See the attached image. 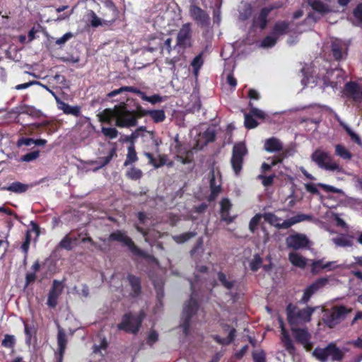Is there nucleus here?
<instances>
[{
    "label": "nucleus",
    "mask_w": 362,
    "mask_h": 362,
    "mask_svg": "<svg viewBox=\"0 0 362 362\" xmlns=\"http://www.w3.org/2000/svg\"><path fill=\"white\" fill-rule=\"evenodd\" d=\"M141 105L134 99L127 98L113 107L112 112L115 116V125L120 128H129L138 124L141 118L139 110Z\"/></svg>",
    "instance_id": "f257e3e1"
},
{
    "label": "nucleus",
    "mask_w": 362,
    "mask_h": 362,
    "mask_svg": "<svg viewBox=\"0 0 362 362\" xmlns=\"http://www.w3.org/2000/svg\"><path fill=\"white\" fill-rule=\"evenodd\" d=\"M318 307L307 306L303 309L289 303L286 307L287 320L293 326H298L311 321V317Z\"/></svg>",
    "instance_id": "f03ea898"
},
{
    "label": "nucleus",
    "mask_w": 362,
    "mask_h": 362,
    "mask_svg": "<svg viewBox=\"0 0 362 362\" xmlns=\"http://www.w3.org/2000/svg\"><path fill=\"white\" fill-rule=\"evenodd\" d=\"M110 241H117L121 243L124 246L128 247L129 251L135 256L142 257L146 259H150L153 257L141 249H140L132 239L129 237L125 231L121 230H117L111 233L109 235Z\"/></svg>",
    "instance_id": "7ed1b4c3"
},
{
    "label": "nucleus",
    "mask_w": 362,
    "mask_h": 362,
    "mask_svg": "<svg viewBox=\"0 0 362 362\" xmlns=\"http://www.w3.org/2000/svg\"><path fill=\"white\" fill-rule=\"evenodd\" d=\"M352 312V308L345 305H334L330 310L325 311L322 320L329 328H334L343 322L348 314Z\"/></svg>",
    "instance_id": "20e7f679"
},
{
    "label": "nucleus",
    "mask_w": 362,
    "mask_h": 362,
    "mask_svg": "<svg viewBox=\"0 0 362 362\" xmlns=\"http://www.w3.org/2000/svg\"><path fill=\"white\" fill-rule=\"evenodd\" d=\"M144 318V313L143 312L138 315H134L131 312L127 313L122 315L121 322L117 324V329L136 334L140 329Z\"/></svg>",
    "instance_id": "39448f33"
},
{
    "label": "nucleus",
    "mask_w": 362,
    "mask_h": 362,
    "mask_svg": "<svg viewBox=\"0 0 362 362\" xmlns=\"http://www.w3.org/2000/svg\"><path fill=\"white\" fill-rule=\"evenodd\" d=\"M199 308L197 300L194 298L193 293L191 295L189 300L186 303L182 310L181 327L185 335L189 334L191 319L197 313Z\"/></svg>",
    "instance_id": "423d86ee"
},
{
    "label": "nucleus",
    "mask_w": 362,
    "mask_h": 362,
    "mask_svg": "<svg viewBox=\"0 0 362 362\" xmlns=\"http://www.w3.org/2000/svg\"><path fill=\"white\" fill-rule=\"evenodd\" d=\"M247 154V147L243 142L235 144L233 147L230 163L236 175L242 170L244 157Z\"/></svg>",
    "instance_id": "0eeeda50"
},
{
    "label": "nucleus",
    "mask_w": 362,
    "mask_h": 362,
    "mask_svg": "<svg viewBox=\"0 0 362 362\" xmlns=\"http://www.w3.org/2000/svg\"><path fill=\"white\" fill-rule=\"evenodd\" d=\"M312 160L321 168L332 171L340 170L339 165L333 161L330 155L325 151L316 150L312 154Z\"/></svg>",
    "instance_id": "6e6552de"
},
{
    "label": "nucleus",
    "mask_w": 362,
    "mask_h": 362,
    "mask_svg": "<svg viewBox=\"0 0 362 362\" xmlns=\"http://www.w3.org/2000/svg\"><path fill=\"white\" fill-rule=\"evenodd\" d=\"M192 24L186 23L182 25L177 33L176 45L182 49L190 47H192Z\"/></svg>",
    "instance_id": "1a4fd4ad"
},
{
    "label": "nucleus",
    "mask_w": 362,
    "mask_h": 362,
    "mask_svg": "<svg viewBox=\"0 0 362 362\" xmlns=\"http://www.w3.org/2000/svg\"><path fill=\"white\" fill-rule=\"evenodd\" d=\"M309 239L303 233H296L288 235L286 238V244L288 248L298 250L308 247Z\"/></svg>",
    "instance_id": "9d476101"
},
{
    "label": "nucleus",
    "mask_w": 362,
    "mask_h": 362,
    "mask_svg": "<svg viewBox=\"0 0 362 362\" xmlns=\"http://www.w3.org/2000/svg\"><path fill=\"white\" fill-rule=\"evenodd\" d=\"M327 283L326 278H320L315 282L308 286L304 291L301 299L299 300L300 304H307L310 298L315 294L320 288L323 287Z\"/></svg>",
    "instance_id": "9b49d317"
},
{
    "label": "nucleus",
    "mask_w": 362,
    "mask_h": 362,
    "mask_svg": "<svg viewBox=\"0 0 362 362\" xmlns=\"http://www.w3.org/2000/svg\"><path fill=\"white\" fill-rule=\"evenodd\" d=\"M175 143L177 160L182 164H189L192 163L194 160V153L192 150L187 149L177 139H175Z\"/></svg>",
    "instance_id": "f8f14e48"
},
{
    "label": "nucleus",
    "mask_w": 362,
    "mask_h": 362,
    "mask_svg": "<svg viewBox=\"0 0 362 362\" xmlns=\"http://www.w3.org/2000/svg\"><path fill=\"white\" fill-rule=\"evenodd\" d=\"M43 87L50 92L56 98L58 107L62 110L66 115H71L75 117H79L81 115V107L78 105L71 106L68 103L60 100L55 93L51 90L47 86L43 85Z\"/></svg>",
    "instance_id": "ddd939ff"
},
{
    "label": "nucleus",
    "mask_w": 362,
    "mask_h": 362,
    "mask_svg": "<svg viewBox=\"0 0 362 362\" xmlns=\"http://www.w3.org/2000/svg\"><path fill=\"white\" fill-rule=\"evenodd\" d=\"M191 17L202 26L209 23L210 18L207 13L197 5H191L189 7Z\"/></svg>",
    "instance_id": "4468645a"
},
{
    "label": "nucleus",
    "mask_w": 362,
    "mask_h": 362,
    "mask_svg": "<svg viewBox=\"0 0 362 362\" xmlns=\"http://www.w3.org/2000/svg\"><path fill=\"white\" fill-rule=\"evenodd\" d=\"M67 337L64 330L59 327L57 333L58 351L55 354L57 362H63L64 355L67 345Z\"/></svg>",
    "instance_id": "2eb2a0df"
},
{
    "label": "nucleus",
    "mask_w": 362,
    "mask_h": 362,
    "mask_svg": "<svg viewBox=\"0 0 362 362\" xmlns=\"http://www.w3.org/2000/svg\"><path fill=\"white\" fill-rule=\"evenodd\" d=\"M312 219L313 216L311 215L298 214L296 216L284 221L281 223H279L278 225H276V228L278 229H288L294 224L305 221H311Z\"/></svg>",
    "instance_id": "dca6fc26"
},
{
    "label": "nucleus",
    "mask_w": 362,
    "mask_h": 362,
    "mask_svg": "<svg viewBox=\"0 0 362 362\" xmlns=\"http://www.w3.org/2000/svg\"><path fill=\"white\" fill-rule=\"evenodd\" d=\"M141 118L149 116L155 123L163 122L165 118V111L162 109L160 110H146L141 107L139 110Z\"/></svg>",
    "instance_id": "f3484780"
},
{
    "label": "nucleus",
    "mask_w": 362,
    "mask_h": 362,
    "mask_svg": "<svg viewBox=\"0 0 362 362\" xmlns=\"http://www.w3.org/2000/svg\"><path fill=\"white\" fill-rule=\"evenodd\" d=\"M127 280L131 286L132 292L130 296L132 298H137L141 293V278L132 274H128Z\"/></svg>",
    "instance_id": "a211bd4d"
},
{
    "label": "nucleus",
    "mask_w": 362,
    "mask_h": 362,
    "mask_svg": "<svg viewBox=\"0 0 362 362\" xmlns=\"http://www.w3.org/2000/svg\"><path fill=\"white\" fill-rule=\"evenodd\" d=\"M344 90L346 94L356 101H362V91L358 84L354 81L345 84Z\"/></svg>",
    "instance_id": "6ab92c4d"
},
{
    "label": "nucleus",
    "mask_w": 362,
    "mask_h": 362,
    "mask_svg": "<svg viewBox=\"0 0 362 362\" xmlns=\"http://www.w3.org/2000/svg\"><path fill=\"white\" fill-rule=\"evenodd\" d=\"M269 13H268L267 10L262 8L258 15L257 16H255L252 20V25L253 28H258L260 30H264L268 23L267 18L269 16Z\"/></svg>",
    "instance_id": "aec40b11"
},
{
    "label": "nucleus",
    "mask_w": 362,
    "mask_h": 362,
    "mask_svg": "<svg viewBox=\"0 0 362 362\" xmlns=\"http://www.w3.org/2000/svg\"><path fill=\"white\" fill-rule=\"evenodd\" d=\"M35 129L38 134L46 133L47 135H52L58 130L56 124L49 121H44L41 123L33 124Z\"/></svg>",
    "instance_id": "412c9836"
},
{
    "label": "nucleus",
    "mask_w": 362,
    "mask_h": 362,
    "mask_svg": "<svg viewBox=\"0 0 362 362\" xmlns=\"http://www.w3.org/2000/svg\"><path fill=\"white\" fill-rule=\"evenodd\" d=\"M296 326L291 327V331L294 334L297 342L304 346L309 342L310 335L306 329L298 328Z\"/></svg>",
    "instance_id": "4be33fe9"
},
{
    "label": "nucleus",
    "mask_w": 362,
    "mask_h": 362,
    "mask_svg": "<svg viewBox=\"0 0 362 362\" xmlns=\"http://www.w3.org/2000/svg\"><path fill=\"white\" fill-rule=\"evenodd\" d=\"M220 205L221 219L228 223L233 222L234 218L230 216V210L232 207L230 200L228 198H223Z\"/></svg>",
    "instance_id": "5701e85b"
},
{
    "label": "nucleus",
    "mask_w": 362,
    "mask_h": 362,
    "mask_svg": "<svg viewBox=\"0 0 362 362\" xmlns=\"http://www.w3.org/2000/svg\"><path fill=\"white\" fill-rule=\"evenodd\" d=\"M124 92H130L134 93L140 96V98L143 100V97L145 94L144 92L141 91L136 87L134 86H122L118 89L113 90L107 94V97L108 98H113L119 94H122Z\"/></svg>",
    "instance_id": "b1692460"
},
{
    "label": "nucleus",
    "mask_w": 362,
    "mask_h": 362,
    "mask_svg": "<svg viewBox=\"0 0 362 362\" xmlns=\"http://www.w3.org/2000/svg\"><path fill=\"white\" fill-rule=\"evenodd\" d=\"M307 3L313 11L322 16H325L331 12L329 6L321 0H307Z\"/></svg>",
    "instance_id": "393cba45"
},
{
    "label": "nucleus",
    "mask_w": 362,
    "mask_h": 362,
    "mask_svg": "<svg viewBox=\"0 0 362 362\" xmlns=\"http://www.w3.org/2000/svg\"><path fill=\"white\" fill-rule=\"evenodd\" d=\"M344 48V44L339 40H336L332 42L331 51L332 56L336 61H340L343 58L344 55H347L346 52H343Z\"/></svg>",
    "instance_id": "a878e982"
},
{
    "label": "nucleus",
    "mask_w": 362,
    "mask_h": 362,
    "mask_svg": "<svg viewBox=\"0 0 362 362\" xmlns=\"http://www.w3.org/2000/svg\"><path fill=\"white\" fill-rule=\"evenodd\" d=\"M264 148L269 153L280 152L283 148V145L279 139L272 137L265 141Z\"/></svg>",
    "instance_id": "bb28decb"
},
{
    "label": "nucleus",
    "mask_w": 362,
    "mask_h": 362,
    "mask_svg": "<svg viewBox=\"0 0 362 362\" xmlns=\"http://www.w3.org/2000/svg\"><path fill=\"white\" fill-rule=\"evenodd\" d=\"M211 177H210V182H209V186L211 189V193L209 196V201L213 202L214 201L218 194L221 192V187L220 185L216 184V179H215V174L214 170H212L210 173Z\"/></svg>",
    "instance_id": "cd10ccee"
},
{
    "label": "nucleus",
    "mask_w": 362,
    "mask_h": 362,
    "mask_svg": "<svg viewBox=\"0 0 362 362\" xmlns=\"http://www.w3.org/2000/svg\"><path fill=\"white\" fill-rule=\"evenodd\" d=\"M29 188V185L23 184L21 182L16 181L11 183L7 187H4L3 189L9 191L16 194H21L25 192Z\"/></svg>",
    "instance_id": "c85d7f7f"
},
{
    "label": "nucleus",
    "mask_w": 362,
    "mask_h": 362,
    "mask_svg": "<svg viewBox=\"0 0 362 362\" xmlns=\"http://www.w3.org/2000/svg\"><path fill=\"white\" fill-rule=\"evenodd\" d=\"M328 354L332 361H341L344 356L343 351L334 343L328 344Z\"/></svg>",
    "instance_id": "c756f323"
},
{
    "label": "nucleus",
    "mask_w": 362,
    "mask_h": 362,
    "mask_svg": "<svg viewBox=\"0 0 362 362\" xmlns=\"http://www.w3.org/2000/svg\"><path fill=\"white\" fill-rule=\"evenodd\" d=\"M236 332H237L236 329L233 327L230 329L227 338H222L219 335H217V334L212 335L211 337L216 342H217L219 344L228 345L234 341V339L236 337Z\"/></svg>",
    "instance_id": "7c9ffc66"
},
{
    "label": "nucleus",
    "mask_w": 362,
    "mask_h": 362,
    "mask_svg": "<svg viewBox=\"0 0 362 362\" xmlns=\"http://www.w3.org/2000/svg\"><path fill=\"white\" fill-rule=\"evenodd\" d=\"M288 260L295 267L303 269L306 266V259L302 255L296 252H291L288 255Z\"/></svg>",
    "instance_id": "2f4dec72"
},
{
    "label": "nucleus",
    "mask_w": 362,
    "mask_h": 362,
    "mask_svg": "<svg viewBox=\"0 0 362 362\" xmlns=\"http://www.w3.org/2000/svg\"><path fill=\"white\" fill-rule=\"evenodd\" d=\"M333 264H334V262H328L327 263H324L323 259L315 261L311 265L312 273L317 274L320 270L325 269L332 270L333 269V267H332Z\"/></svg>",
    "instance_id": "473e14b6"
},
{
    "label": "nucleus",
    "mask_w": 362,
    "mask_h": 362,
    "mask_svg": "<svg viewBox=\"0 0 362 362\" xmlns=\"http://www.w3.org/2000/svg\"><path fill=\"white\" fill-rule=\"evenodd\" d=\"M281 327L282 329V342L284 344V346L288 352L291 353L295 350L293 343L290 336L284 328L283 322H281Z\"/></svg>",
    "instance_id": "72a5a7b5"
},
{
    "label": "nucleus",
    "mask_w": 362,
    "mask_h": 362,
    "mask_svg": "<svg viewBox=\"0 0 362 362\" xmlns=\"http://www.w3.org/2000/svg\"><path fill=\"white\" fill-rule=\"evenodd\" d=\"M289 28V23L285 21L276 22L273 27V35H281L286 34Z\"/></svg>",
    "instance_id": "f704fd0d"
},
{
    "label": "nucleus",
    "mask_w": 362,
    "mask_h": 362,
    "mask_svg": "<svg viewBox=\"0 0 362 362\" xmlns=\"http://www.w3.org/2000/svg\"><path fill=\"white\" fill-rule=\"evenodd\" d=\"M127 158L124 163V166H127L133 163H135L138 160L137 154L135 150L134 144L132 143L131 145L128 146L127 148Z\"/></svg>",
    "instance_id": "c9c22d12"
},
{
    "label": "nucleus",
    "mask_w": 362,
    "mask_h": 362,
    "mask_svg": "<svg viewBox=\"0 0 362 362\" xmlns=\"http://www.w3.org/2000/svg\"><path fill=\"white\" fill-rule=\"evenodd\" d=\"M351 238H353V237L352 236L346 237L344 235H341L340 236L334 238L332 239V241L337 246L351 247V246H353V242L351 240Z\"/></svg>",
    "instance_id": "e433bc0d"
},
{
    "label": "nucleus",
    "mask_w": 362,
    "mask_h": 362,
    "mask_svg": "<svg viewBox=\"0 0 362 362\" xmlns=\"http://www.w3.org/2000/svg\"><path fill=\"white\" fill-rule=\"evenodd\" d=\"M105 6L111 12V17L107 21L109 22H114L117 18L119 11L112 0H107L105 2Z\"/></svg>",
    "instance_id": "4c0bfd02"
},
{
    "label": "nucleus",
    "mask_w": 362,
    "mask_h": 362,
    "mask_svg": "<svg viewBox=\"0 0 362 362\" xmlns=\"http://www.w3.org/2000/svg\"><path fill=\"white\" fill-rule=\"evenodd\" d=\"M196 235H197L196 232L190 231V232L184 233L180 234V235H174V236H173V239L176 243L182 244V243L187 242V240H189V239H191L192 238L195 237Z\"/></svg>",
    "instance_id": "58836bf2"
},
{
    "label": "nucleus",
    "mask_w": 362,
    "mask_h": 362,
    "mask_svg": "<svg viewBox=\"0 0 362 362\" xmlns=\"http://www.w3.org/2000/svg\"><path fill=\"white\" fill-rule=\"evenodd\" d=\"M313 355L321 362H327L328 361V345L323 348H316L313 351Z\"/></svg>",
    "instance_id": "ea45409f"
},
{
    "label": "nucleus",
    "mask_w": 362,
    "mask_h": 362,
    "mask_svg": "<svg viewBox=\"0 0 362 362\" xmlns=\"http://www.w3.org/2000/svg\"><path fill=\"white\" fill-rule=\"evenodd\" d=\"M158 48L163 49V45L162 43V39L158 37H153L149 42L148 46L145 47V49L151 52H153L157 50Z\"/></svg>",
    "instance_id": "a19ab883"
},
{
    "label": "nucleus",
    "mask_w": 362,
    "mask_h": 362,
    "mask_svg": "<svg viewBox=\"0 0 362 362\" xmlns=\"http://www.w3.org/2000/svg\"><path fill=\"white\" fill-rule=\"evenodd\" d=\"M203 52L199 53L197 55L191 62V66L193 68V71L195 75H197L201 67L204 64Z\"/></svg>",
    "instance_id": "79ce46f5"
},
{
    "label": "nucleus",
    "mask_w": 362,
    "mask_h": 362,
    "mask_svg": "<svg viewBox=\"0 0 362 362\" xmlns=\"http://www.w3.org/2000/svg\"><path fill=\"white\" fill-rule=\"evenodd\" d=\"M335 153L345 160H349L352 158V154L343 145L337 144L335 146Z\"/></svg>",
    "instance_id": "37998d69"
},
{
    "label": "nucleus",
    "mask_w": 362,
    "mask_h": 362,
    "mask_svg": "<svg viewBox=\"0 0 362 362\" xmlns=\"http://www.w3.org/2000/svg\"><path fill=\"white\" fill-rule=\"evenodd\" d=\"M64 286L62 282L54 279L52 281V286L51 289L49 291L48 294H54V296L59 298V296L62 294L63 291Z\"/></svg>",
    "instance_id": "c03bdc74"
},
{
    "label": "nucleus",
    "mask_w": 362,
    "mask_h": 362,
    "mask_svg": "<svg viewBox=\"0 0 362 362\" xmlns=\"http://www.w3.org/2000/svg\"><path fill=\"white\" fill-rule=\"evenodd\" d=\"M31 242L30 230H27L25 235V240L21 246V250L25 255V259H28V250Z\"/></svg>",
    "instance_id": "a18cd8bd"
},
{
    "label": "nucleus",
    "mask_w": 362,
    "mask_h": 362,
    "mask_svg": "<svg viewBox=\"0 0 362 362\" xmlns=\"http://www.w3.org/2000/svg\"><path fill=\"white\" fill-rule=\"evenodd\" d=\"M217 276L221 284L226 289L230 290L234 286L235 281H228L226 278V275L223 272H219Z\"/></svg>",
    "instance_id": "49530a36"
},
{
    "label": "nucleus",
    "mask_w": 362,
    "mask_h": 362,
    "mask_svg": "<svg viewBox=\"0 0 362 362\" xmlns=\"http://www.w3.org/2000/svg\"><path fill=\"white\" fill-rule=\"evenodd\" d=\"M217 276L221 284L226 289L230 290L234 286L235 281H228L226 278V275L223 272H219Z\"/></svg>",
    "instance_id": "de8ad7c7"
},
{
    "label": "nucleus",
    "mask_w": 362,
    "mask_h": 362,
    "mask_svg": "<svg viewBox=\"0 0 362 362\" xmlns=\"http://www.w3.org/2000/svg\"><path fill=\"white\" fill-rule=\"evenodd\" d=\"M58 248L65 249L66 250H71L74 248L72 245V238L69 235H66L57 245Z\"/></svg>",
    "instance_id": "09e8293b"
},
{
    "label": "nucleus",
    "mask_w": 362,
    "mask_h": 362,
    "mask_svg": "<svg viewBox=\"0 0 362 362\" xmlns=\"http://www.w3.org/2000/svg\"><path fill=\"white\" fill-rule=\"evenodd\" d=\"M276 177L275 174H272L270 175H265L263 174H259L257 176V180H261L262 184L265 187H271L274 184V178Z\"/></svg>",
    "instance_id": "8fccbe9b"
},
{
    "label": "nucleus",
    "mask_w": 362,
    "mask_h": 362,
    "mask_svg": "<svg viewBox=\"0 0 362 362\" xmlns=\"http://www.w3.org/2000/svg\"><path fill=\"white\" fill-rule=\"evenodd\" d=\"M112 110L113 107L105 109L100 117V120L102 122H106L107 124H110L112 119L115 120V116H114V114L112 112Z\"/></svg>",
    "instance_id": "3c124183"
},
{
    "label": "nucleus",
    "mask_w": 362,
    "mask_h": 362,
    "mask_svg": "<svg viewBox=\"0 0 362 362\" xmlns=\"http://www.w3.org/2000/svg\"><path fill=\"white\" fill-rule=\"evenodd\" d=\"M143 175L142 171L136 168L132 167L126 173V176L132 180H139Z\"/></svg>",
    "instance_id": "603ef678"
},
{
    "label": "nucleus",
    "mask_w": 362,
    "mask_h": 362,
    "mask_svg": "<svg viewBox=\"0 0 362 362\" xmlns=\"http://www.w3.org/2000/svg\"><path fill=\"white\" fill-rule=\"evenodd\" d=\"M116 148H112L108 152V154L107 156L100 158V166L99 168H103L104 166L107 165L111 160L113 158L114 156H116Z\"/></svg>",
    "instance_id": "864d4df0"
},
{
    "label": "nucleus",
    "mask_w": 362,
    "mask_h": 362,
    "mask_svg": "<svg viewBox=\"0 0 362 362\" xmlns=\"http://www.w3.org/2000/svg\"><path fill=\"white\" fill-rule=\"evenodd\" d=\"M101 132L105 137H107L110 139H115L118 135V131L115 127H103L101 129Z\"/></svg>",
    "instance_id": "5fc2aeb1"
},
{
    "label": "nucleus",
    "mask_w": 362,
    "mask_h": 362,
    "mask_svg": "<svg viewBox=\"0 0 362 362\" xmlns=\"http://www.w3.org/2000/svg\"><path fill=\"white\" fill-rule=\"evenodd\" d=\"M253 362H267L266 353L264 350H255L252 353Z\"/></svg>",
    "instance_id": "6e6d98bb"
},
{
    "label": "nucleus",
    "mask_w": 362,
    "mask_h": 362,
    "mask_svg": "<svg viewBox=\"0 0 362 362\" xmlns=\"http://www.w3.org/2000/svg\"><path fill=\"white\" fill-rule=\"evenodd\" d=\"M16 344V339L13 335L6 334L1 341V346L8 349H13Z\"/></svg>",
    "instance_id": "4d7b16f0"
},
{
    "label": "nucleus",
    "mask_w": 362,
    "mask_h": 362,
    "mask_svg": "<svg viewBox=\"0 0 362 362\" xmlns=\"http://www.w3.org/2000/svg\"><path fill=\"white\" fill-rule=\"evenodd\" d=\"M245 127L248 129H254L258 126V122L254 119L250 113L245 115Z\"/></svg>",
    "instance_id": "13d9d810"
},
{
    "label": "nucleus",
    "mask_w": 362,
    "mask_h": 362,
    "mask_svg": "<svg viewBox=\"0 0 362 362\" xmlns=\"http://www.w3.org/2000/svg\"><path fill=\"white\" fill-rule=\"evenodd\" d=\"M262 218V215L261 214H257L251 218L249 223V229L252 233L255 232Z\"/></svg>",
    "instance_id": "bf43d9fd"
},
{
    "label": "nucleus",
    "mask_w": 362,
    "mask_h": 362,
    "mask_svg": "<svg viewBox=\"0 0 362 362\" xmlns=\"http://www.w3.org/2000/svg\"><path fill=\"white\" fill-rule=\"evenodd\" d=\"M262 217L264 218L266 222L269 223V224H271L275 227H276V225H278V223H279L278 221L280 220V218H279L274 214L271 213V212L264 213L262 215Z\"/></svg>",
    "instance_id": "052dcab7"
},
{
    "label": "nucleus",
    "mask_w": 362,
    "mask_h": 362,
    "mask_svg": "<svg viewBox=\"0 0 362 362\" xmlns=\"http://www.w3.org/2000/svg\"><path fill=\"white\" fill-rule=\"evenodd\" d=\"M262 259L259 255H256L250 263V268L252 272H257L262 267Z\"/></svg>",
    "instance_id": "680f3d73"
},
{
    "label": "nucleus",
    "mask_w": 362,
    "mask_h": 362,
    "mask_svg": "<svg viewBox=\"0 0 362 362\" xmlns=\"http://www.w3.org/2000/svg\"><path fill=\"white\" fill-rule=\"evenodd\" d=\"M40 156V151L35 150L23 155L21 160L24 162H30L37 159Z\"/></svg>",
    "instance_id": "e2e57ef3"
},
{
    "label": "nucleus",
    "mask_w": 362,
    "mask_h": 362,
    "mask_svg": "<svg viewBox=\"0 0 362 362\" xmlns=\"http://www.w3.org/2000/svg\"><path fill=\"white\" fill-rule=\"evenodd\" d=\"M344 129H345L347 134L351 137V139L354 141L355 143H356L358 145L362 144V141L361 138L358 134H356L354 132H353L351 128H349L348 126L345 125L344 127Z\"/></svg>",
    "instance_id": "0e129e2a"
},
{
    "label": "nucleus",
    "mask_w": 362,
    "mask_h": 362,
    "mask_svg": "<svg viewBox=\"0 0 362 362\" xmlns=\"http://www.w3.org/2000/svg\"><path fill=\"white\" fill-rule=\"evenodd\" d=\"M143 100L151 103V104L154 105L158 103H161L163 100V97H161L158 94H154L151 96H148L145 93L143 97Z\"/></svg>",
    "instance_id": "69168bd1"
},
{
    "label": "nucleus",
    "mask_w": 362,
    "mask_h": 362,
    "mask_svg": "<svg viewBox=\"0 0 362 362\" xmlns=\"http://www.w3.org/2000/svg\"><path fill=\"white\" fill-rule=\"evenodd\" d=\"M89 15L90 16V24L92 27L98 28V26L102 25L101 19L97 16V15L93 11L90 10Z\"/></svg>",
    "instance_id": "338daca9"
},
{
    "label": "nucleus",
    "mask_w": 362,
    "mask_h": 362,
    "mask_svg": "<svg viewBox=\"0 0 362 362\" xmlns=\"http://www.w3.org/2000/svg\"><path fill=\"white\" fill-rule=\"evenodd\" d=\"M353 15L359 23H362V3L356 5L353 11Z\"/></svg>",
    "instance_id": "774afa93"
}]
</instances>
